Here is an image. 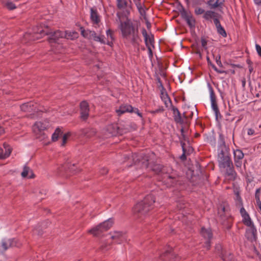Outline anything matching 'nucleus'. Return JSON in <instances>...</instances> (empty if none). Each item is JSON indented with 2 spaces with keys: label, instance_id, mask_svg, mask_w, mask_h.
<instances>
[{
  "label": "nucleus",
  "instance_id": "obj_1",
  "mask_svg": "<svg viewBox=\"0 0 261 261\" xmlns=\"http://www.w3.org/2000/svg\"><path fill=\"white\" fill-rule=\"evenodd\" d=\"M142 164L143 168H149L155 173L161 174L162 176L163 182L167 187H174L181 184L180 176L176 171H174L172 168L163 167L160 164L149 166L148 160L142 161Z\"/></svg>",
  "mask_w": 261,
  "mask_h": 261
},
{
  "label": "nucleus",
  "instance_id": "obj_2",
  "mask_svg": "<svg viewBox=\"0 0 261 261\" xmlns=\"http://www.w3.org/2000/svg\"><path fill=\"white\" fill-rule=\"evenodd\" d=\"M117 16L118 18L117 20L119 21L120 23V28L123 37L133 44H138L140 39L138 35V29L136 28L129 20L122 22L119 13L118 12L117 13Z\"/></svg>",
  "mask_w": 261,
  "mask_h": 261
},
{
  "label": "nucleus",
  "instance_id": "obj_3",
  "mask_svg": "<svg viewBox=\"0 0 261 261\" xmlns=\"http://www.w3.org/2000/svg\"><path fill=\"white\" fill-rule=\"evenodd\" d=\"M154 202L155 198L152 194L147 195L143 200L135 205L133 210L134 215L138 218L145 216L152 208Z\"/></svg>",
  "mask_w": 261,
  "mask_h": 261
},
{
  "label": "nucleus",
  "instance_id": "obj_4",
  "mask_svg": "<svg viewBox=\"0 0 261 261\" xmlns=\"http://www.w3.org/2000/svg\"><path fill=\"white\" fill-rule=\"evenodd\" d=\"M34 33L36 34L40 35V37L44 35H48V41L50 43H57L60 39L64 38L66 36V33L59 30L54 32H50L47 27L40 24L37 26L34 29ZM40 37H36L38 39Z\"/></svg>",
  "mask_w": 261,
  "mask_h": 261
},
{
  "label": "nucleus",
  "instance_id": "obj_5",
  "mask_svg": "<svg viewBox=\"0 0 261 261\" xmlns=\"http://www.w3.org/2000/svg\"><path fill=\"white\" fill-rule=\"evenodd\" d=\"M48 126V123L46 121H39L36 122L33 126V130L36 139L40 141L45 139L46 135L44 130Z\"/></svg>",
  "mask_w": 261,
  "mask_h": 261
},
{
  "label": "nucleus",
  "instance_id": "obj_6",
  "mask_svg": "<svg viewBox=\"0 0 261 261\" xmlns=\"http://www.w3.org/2000/svg\"><path fill=\"white\" fill-rule=\"evenodd\" d=\"M217 160L219 167L232 161L228 147H222V148L217 149Z\"/></svg>",
  "mask_w": 261,
  "mask_h": 261
},
{
  "label": "nucleus",
  "instance_id": "obj_7",
  "mask_svg": "<svg viewBox=\"0 0 261 261\" xmlns=\"http://www.w3.org/2000/svg\"><path fill=\"white\" fill-rule=\"evenodd\" d=\"M113 223V220L112 219H109L96 227L90 229L89 232L93 234L94 236H98L102 232L106 231L110 229L112 227Z\"/></svg>",
  "mask_w": 261,
  "mask_h": 261
},
{
  "label": "nucleus",
  "instance_id": "obj_8",
  "mask_svg": "<svg viewBox=\"0 0 261 261\" xmlns=\"http://www.w3.org/2000/svg\"><path fill=\"white\" fill-rule=\"evenodd\" d=\"M219 168L221 169L224 170L225 175L228 177L229 179H235L237 175V173L234 171L233 163L232 161L219 166Z\"/></svg>",
  "mask_w": 261,
  "mask_h": 261
},
{
  "label": "nucleus",
  "instance_id": "obj_9",
  "mask_svg": "<svg viewBox=\"0 0 261 261\" xmlns=\"http://www.w3.org/2000/svg\"><path fill=\"white\" fill-rule=\"evenodd\" d=\"M225 208L223 207L219 211L218 214L220 215L222 224L227 228L230 229L231 227L232 222V218L224 213Z\"/></svg>",
  "mask_w": 261,
  "mask_h": 261
},
{
  "label": "nucleus",
  "instance_id": "obj_10",
  "mask_svg": "<svg viewBox=\"0 0 261 261\" xmlns=\"http://www.w3.org/2000/svg\"><path fill=\"white\" fill-rule=\"evenodd\" d=\"M248 228L246 230L245 237L247 239L251 242H255L257 240V230L253 225L248 226Z\"/></svg>",
  "mask_w": 261,
  "mask_h": 261
},
{
  "label": "nucleus",
  "instance_id": "obj_11",
  "mask_svg": "<svg viewBox=\"0 0 261 261\" xmlns=\"http://www.w3.org/2000/svg\"><path fill=\"white\" fill-rule=\"evenodd\" d=\"M89 106L86 101L80 103V117L83 120H86L89 116Z\"/></svg>",
  "mask_w": 261,
  "mask_h": 261
},
{
  "label": "nucleus",
  "instance_id": "obj_12",
  "mask_svg": "<svg viewBox=\"0 0 261 261\" xmlns=\"http://www.w3.org/2000/svg\"><path fill=\"white\" fill-rule=\"evenodd\" d=\"M106 131L109 135V137L116 136L120 134L122 135L126 131L122 130L120 128L117 124H111L107 126Z\"/></svg>",
  "mask_w": 261,
  "mask_h": 261
},
{
  "label": "nucleus",
  "instance_id": "obj_13",
  "mask_svg": "<svg viewBox=\"0 0 261 261\" xmlns=\"http://www.w3.org/2000/svg\"><path fill=\"white\" fill-rule=\"evenodd\" d=\"M172 110L173 111L174 121L177 123L182 124L184 122V119H186L188 117L186 113L184 112L181 115L178 109L174 107H172Z\"/></svg>",
  "mask_w": 261,
  "mask_h": 261
},
{
  "label": "nucleus",
  "instance_id": "obj_14",
  "mask_svg": "<svg viewBox=\"0 0 261 261\" xmlns=\"http://www.w3.org/2000/svg\"><path fill=\"white\" fill-rule=\"evenodd\" d=\"M201 234L202 237L206 240L205 243L206 249H209L210 247L211 239L213 237L211 229L210 228L206 229L205 228H202L201 230Z\"/></svg>",
  "mask_w": 261,
  "mask_h": 261
},
{
  "label": "nucleus",
  "instance_id": "obj_15",
  "mask_svg": "<svg viewBox=\"0 0 261 261\" xmlns=\"http://www.w3.org/2000/svg\"><path fill=\"white\" fill-rule=\"evenodd\" d=\"M233 155L235 166L237 168H241L242 165V160L244 157L243 151L240 149L234 150Z\"/></svg>",
  "mask_w": 261,
  "mask_h": 261
},
{
  "label": "nucleus",
  "instance_id": "obj_16",
  "mask_svg": "<svg viewBox=\"0 0 261 261\" xmlns=\"http://www.w3.org/2000/svg\"><path fill=\"white\" fill-rule=\"evenodd\" d=\"M19 244L15 239H3L2 241V247L4 251L13 247H18Z\"/></svg>",
  "mask_w": 261,
  "mask_h": 261
},
{
  "label": "nucleus",
  "instance_id": "obj_17",
  "mask_svg": "<svg viewBox=\"0 0 261 261\" xmlns=\"http://www.w3.org/2000/svg\"><path fill=\"white\" fill-rule=\"evenodd\" d=\"M240 212L243 218L242 221L246 226H249L254 224L248 213L246 212L243 206L241 207Z\"/></svg>",
  "mask_w": 261,
  "mask_h": 261
},
{
  "label": "nucleus",
  "instance_id": "obj_18",
  "mask_svg": "<svg viewBox=\"0 0 261 261\" xmlns=\"http://www.w3.org/2000/svg\"><path fill=\"white\" fill-rule=\"evenodd\" d=\"M111 238L115 242L120 244L125 240V236L122 232L114 231Z\"/></svg>",
  "mask_w": 261,
  "mask_h": 261
},
{
  "label": "nucleus",
  "instance_id": "obj_19",
  "mask_svg": "<svg viewBox=\"0 0 261 261\" xmlns=\"http://www.w3.org/2000/svg\"><path fill=\"white\" fill-rule=\"evenodd\" d=\"M175 255L172 252V248H169L161 256L163 261H174Z\"/></svg>",
  "mask_w": 261,
  "mask_h": 261
},
{
  "label": "nucleus",
  "instance_id": "obj_20",
  "mask_svg": "<svg viewBox=\"0 0 261 261\" xmlns=\"http://www.w3.org/2000/svg\"><path fill=\"white\" fill-rule=\"evenodd\" d=\"M21 111L26 112H31L36 111L37 110L36 105H35L33 102H30L24 103L20 106Z\"/></svg>",
  "mask_w": 261,
  "mask_h": 261
},
{
  "label": "nucleus",
  "instance_id": "obj_21",
  "mask_svg": "<svg viewBox=\"0 0 261 261\" xmlns=\"http://www.w3.org/2000/svg\"><path fill=\"white\" fill-rule=\"evenodd\" d=\"M218 14L211 10H208L205 12L203 16V18L207 21H210L212 22V19H213L214 23H215V20L218 19Z\"/></svg>",
  "mask_w": 261,
  "mask_h": 261
},
{
  "label": "nucleus",
  "instance_id": "obj_22",
  "mask_svg": "<svg viewBox=\"0 0 261 261\" xmlns=\"http://www.w3.org/2000/svg\"><path fill=\"white\" fill-rule=\"evenodd\" d=\"M161 98L167 108H172V107H173L170 98H169L168 95L166 92H161Z\"/></svg>",
  "mask_w": 261,
  "mask_h": 261
},
{
  "label": "nucleus",
  "instance_id": "obj_23",
  "mask_svg": "<svg viewBox=\"0 0 261 261\" xmlns=\"http://www.w3.org/2000/svg\"><path fill=\"white\" fill-rule=\"evenodd\" d=\"M133 108L128 105H124L120 106L119 108L116 110L118 116L124 114L125 112H133Z\"/></svg>",
  "mask_w": 261,
  "mask_h": 261
},
{
  "label": "nucleus",
  "instance_id": "obj_24",
  "mask_svg": "<svg viewBox=\"0 0 261 261\" xmlns=\"http://www.w3.org/2000/svg\"><path fill=\"white\" fill-rule=\"evenodd\" d=\"M90 19L94 24H98L100 22L99 16L96 9L91 8L90 9Z\"/></svg>",
  "mask_w": 261,
  "mask_h": 261
},
{
  "label": "nucleus",
  "instance_id": "obj_25",
  "mask_svg": "<svg viewBox=\"0 0 261 261\" xmlns=\"http://www.w3.org/2000/svg\"><path fill=\"white\" fill-rule=\"evenodd\" d=\"M215 25L217 29V33L223 37L227 36V33L224 28L221 25L219 19L215 20Z\"/></svg>",
  "mask_w": 261,
  "mask_h": 261
},
{
  "label": "nucleus",
  "instance_id": "obj_26",
  "mask_svg": "<svg viewBox=\"0 0 261 261\" xmlns=\"http://www.w3.org/2000/svg\"><path fill=\"white\" fill-rule=\"evenodd\" d=\"M223 1H219V0H208L207 4L211 9H216L223 5Z\"/></svg>",
  "mask_w": 261,
  "mask_h": 261
},
{
  "label": "nucleus",
  "instance_id": "obj_27",
  "mask_svg": "<svg viewBox=\"0 0 261 261\" xmlns=\"http://www.w3.org/2000/svg\"><path fill=\"white\" fill-rule=\"evenodd\" d=\"M82 35L89 39H92V36L95 35V32L90 30H84L83 28H81Z\"/></svg>",
  "mask_w": 261,
  "mask_h": 261
},
{
  "label": "nucleus",
  "instance_id": "obj_28",
  "mask_svg": "<svg viewBox=\"0 0 261 261\" xmlns=\"http://www.w3.org/2000/svg\"><path fill=\"white\" fill-rule=\"evenodd\" d=\"M116 6L120 10L125 9L127 8L128 3L126 0H116Z\"/></svg>",
  "mask_w": 261,
  "mask_h": 261
},
{
  "label": "nucleus",
  "instance_id": "obj_29",
  "mask_svg": "<svg viewBox=\"0 0 261 261\" xmlns=\"http://www.w3.org/2000/svg\"><path fill=\"white\" fill-rule=\"evenodd\" d=\"M30 173H31V174L29 175V178H33L34 174L33 173L32 171L29 167L24 166L23 167V171L21 173V176L23 177H26L28 175H29Z\"/></svg>",
  "mask_w": 261,
  "mask_h": 261
},
{
  "label": "nucleus",
  "instance_id": "obj_30",
  "mask_svg": "<svg viewBox=\"0 0 261 261\" xmlns=\"http://www.w3.org/2000/svg\"><path fill=\"white\" fill-rule=\"evenodd\" d=\"M4 147L5 148V153H0V159H5L8 158L11 152V149L10 148H7L8 147V144L4 143Z\"/></svg>",
  "mask_w": 261,
  "mask_h": 261
},
{
  "label": "nucleus",
  "instance_id": "obj_31",
  "mask_svg": "<svg viewBox=\"0 0 261 261\" xmlns=\"http://www.w3.org/2000/svg\"><path fill=\"white\" fill-rule=\"evenodd\" d=\"M221 257L223 261H234L232 255L229 252L221 253Z\"/></svg>",
  "mask_w": 261,
  "mask_h": 261
},
{
  "label": "nucleus",
  "instance_id": "obj_32",
  "mask_svg": "<svg viewBox=\"0 0 261 261\" xmlns=\"http://www.w3.org/2000/svg\"><path fill=\"white\" fill-rule=\"evenodd\" d=\"M222 147H227L225 142L224 136L222 134H219L218 139V149L222 148Z\"/></svg>",
  "mask_w": 261,
  "mask_h": 261
},
{
  "label": "nucleus",
  "instance_id": "obj_33",
  "mask_svg": "<svg viewBox=\"0 0 261 261\" xmlns=\"http://www.w3.org/2000/svg\"><path fill=\"white\" fill-rule=\"evenodd\" d=\"M95 130L93 129H86L83 130V134L87 138L91 137L95 134Z\"/></svg>",
  "mask_w": 261,
  "mask_h": 261
},
{
  "label": "nucleus",
  "instance_id": "obj_34",
  "mask_svg": "<svg viewBox=\"0 0 261 261\" xmlns=\"http://www.w3.org/2000/svg\"><path fill=\"white\" fill-rule=\"evenodd\" d=\"M105 36L102 35H97L96 33L95 32V35L92 36V39H93L94 41L96 42H99L101 43H105Z\"/></svg>",
  "mask_w": 261,
  "mask_h": 261
},
{
  "label": "nucleus",
  "instance_id": "obj_35",
  "mask_svg": "<svg viewBox=\"0 0 261 261\" xmlns=\"http://www.w3.org/2000/svg\"><path fill=\"white\" fill-rule=\"evenodd\" d=\"M145 45L146 47H154V38L152 35H150L147 38V43L146 42H145Z\"/></svg>",
  "mask_w": 261,
  "mask_h": 261
},
{
  "label": "nucleus",
  "instance_id": "obj_36",
  "mask_svg": "<svg viewBox=\"0 0 261 261\" xmlns=\"http://www.w3.org/2000/svg\"><path fill=\"white\" fill-rule=\"evenodd\" d=\"M208 90H209L210 94L211 102L216 101V95L215 94L214 91L212 87L211 86V85L210 84H208Z\"/></svg>",
  "mask_w": 261,
  "mask_h": 261
},
{
  "label": "nucleus",
  "instance_id": "obj_37",
  "mask_svg": "<svg viewBox=\"0 0 261 261\" xmlns=\"http://www.w3.org/2000/svg\"><path fill=\"white\" fill-rule=\"evenodd\" d=\"M64 33H66V36L64 38H66L68 39H73L75 38H76L78 34L75 32H70L68 31L64 32Z\"/></svg>",
  "mask_w": 261,
  "mask_h": 261
},
{
  "label": "nucleus",
  "instance_id": "obj_38",
  "mask_svg": "<svg viewBox=\"0 0 261 261\" xmlns=\"http://www.w3.org/2000/svg\"><path fill=\"white\" fill-rule=\"evenodd\" d=\"M190 28H194L195 27V19L194 18L193 16H191L190 17L185 20Z\"/></svg>",
  "mask_w": 261,
  "mask_h": 261
},
{
  "label": "nucleus",
  "instance_id": "obj_39",
  "mask_svg": "<svg viewBox=\"0 0 261 261\" xmlns=\"http://www.w3.org/2000/svg\"><path fill=\"white\" fill-rule=\"evenodd\" d=\"M62 134V132L61 131V129L59 128H56L55 130V132L52 135V140L53 141H56L58 140L59 137L60 135Z\"/></svg>",
  "mask_w": 261,
  "mask_h": 261
},
{
  "label": "nucleus",
  "instance_id": "obj_40",
  "mask_svg": "<svg viewBox=\"0 0 261 261\" xmlns=\"http://www.w3.org/2000/svg\"><path fill=\"white\" fill-rule=\"evenodd\" d=\"M211 106L213 110V111L215 112V115L216 117H218V114H220L219 109L217 104V101H212L211 102Z\"/></svg>",
  "mask_w": 261,
  "mask_h": 261
},
{
  "label": "nucleus",
  "instance_id": "obj_41",
  "mask_svg": "<svg viewBox=\"0 0 261 261\" xmlns=\"http://www.w3.org/2000/svg\"><path fill=\"white\" fill-rule=\"evenodd\" d=\"M181 143V147H182V154L181 155V156H180V159H181V160L182 161H185L187 159L186 158V150L185 148V143H184L182 141H181L180 142Z\"/></svg>",
  "mask_w": 261,
  "mask_h": 261
},
{
  "label": "nucleus",
  "instance_id": "obj_42",
  "mask_svg": "<svg viewBox=\"0 0 261 261\" xmlns=\"http://www.w3.org/2000/svg\"><path fill=\"white\" fill-rule=\"evenodd\" d=\"M236 204L238 206H243V203L242 200L241 199V196L239 195V193L237 192L236 193Z\"/></svg>",
  "mask_w": 261,
  "mask_h": 261
},
{
  "label": "nucleus",
  "instance_id": "obj_43",
  "mask_svg": "<svg viewBox=\"0 0 261 261\" xmlns=\"http://www.w3.org/2000/svg\"><path fill=\"white\" fill-rule=\"evenodd\" d=\"M181 15L182 17L185 19H187L189 17H190L192 15L190 13H189L185 10H183L182 12H181Z\"/></svg>",
  "mask_w": 261,
  "mask_h": 261
},
{
  "label": "nucleus",
  "instance_id": "obj_44",
  "mask_svg": "<svg viewBox=\"0 0 261 261\" xmlns=\"http://www.w3.org/2000/svg\"><path fill=\"white\" fill-rule=\"evenodd\" d=\"M194 12L196 15H200L205 13L204 10L200 7L196 8Z\"/></svg>",
  "mask_w": 261,
  "mask_h": 261
},
{
  "label": "nucleus",
  "instance_id": "obj_45",
  "mask_svg": "<svg viewBox=\"0 0 261 261\" xmlns=\"http://www.w3.org/2000/svg\"><path fill=\"white\" fill-rule=\"evenodd\" d=\"M260 189H257L256 190L255 194V199L256 200V203L257 204L259 202H261L259 199V193H260Z\"/></svg>",
  "mask_w": 261,
  "mask_h": 261
},
{
  "label": "nucleus",
  "instance_id": "obj_46",
  "mask_svg": "<svg viewBox=\"0 0 261 261\" xmlns=\"http://www.w3.org/2000/svg\"><path fill=\"white\" fill-rule=\"evenodd\" d=\"M6 6L9 10H13L16 8L15 5L12 2H8L6 3Z\"/></svg>",
  "mask_w": 261,
  "mask_h": 261
},
{
  "label": "nucleus",
  "instance_id": "obj_47",
  "mask_svg": "<svg viewBox=\"0 0 261 261\" xmlns=\"http://www.w3.org/2000/svg\"><path fill=\"white\" fill-rule=\"evenodd\" d=\"M69 136H70L69 133H66L63 135V138H62V146H64L65 144V143H66L67 139Z\"/></svg>",
  "mask_w": 261,
  "mask_h": 261
},
{
  "label": "nucleus",
  "instance_id": "obj_48",
  "mask_svg": "<svg viewBox=\"0 0 261 261\" xmlns=\"http://www.w3.org/2000/svg\"><path fill=\"white\" fill-rule=\"evenodd\" d=\"M142 34L144 38L145 42H147V38L148 36H149L150 35H148L147 34V31H146V30H145V28H143L142 29Z\"/></svg>",
  "mask_w": 261,
  "mask_h": 261
},
{
  "label": "nucleus",
  "instance_id": "obj_49",
  "mask_svg": "<svg viewBox=\"0 0 261 261\" xmlns=\"http://www.w3.org/2000/svg\"><path fill=\"white\" fill-rule=\"evenodd\" d=\"M216 251L220 253V256L221 257V253H224L223 251H222V246L221 245L218 244L216 246Z\"/></svg>",
  "mask_w": 261,
  "mask_h": 261
},
{
  "label": "nucleus",
  "instance_id": "obj_50",
  "mask_svg": "<svg viewBox=\"0 0 261 261\" xmlns=\"http://www.w3.org/2000/svg\"><path fill=\"white\" fill-rule=\"evenodd\" d=\"M109 249V246L106 243H103L100 247V249L103 251L108 250Z\"/></svg>",
  "mask_w": 261,
  "mask_h": 261
},
{
  "label": "nucleus",
  "instance_id": "obj_51",
  "mask_svg": "<svg viewBox=\"0 0 261 261\" xmlns=\"http://www.w3.org/2000/svg\"><path fill=\"white\" fill-rule=\"evenodd\" d=\"M106 33L108 37H110V39L112 40L114 39L113 36V32L112 30H111L110 29L108 30L106 32Z\"/></svg>",
  "mask_w": 261,
  "mask_h": 261
},
{
  "label": "nucleus",
  "instance_id": "obj_52",
  "mask_svg": "<svg viewBox=\"0 0 261 261\" xmlns=\"http://www.w3.org/2000/svg\"><path fill=\"white\" fill-rule=\"evenodd\" d=\"M201 45H202V46L204 49H206L207 48V47H206L207 41L205 39L202 38L201 40Z\"/></svg>",
  "mask_w": 261,
  "mask_h": 261
},
{
  "label": "nucleus",
  "instance_id": "obj_53",
  "mask_svg": "<svg viewBox=\"0 0 261 261\" xmlns=\"http://www.w3.org/2000/svg\"><path fill=\"white\" fill-rule=\"evenodd\" d=\"M220 58V56H217L216 57V62L218 66H219L220 67H222V64L221 62Z\"/></svg>",
  "mask_w": 261,
  "mask_h": 261
},
{
  "label": "nucleus",
  "instance_id": "obj_54",
  "mask_svg": "<svg viewBox=\"0 0 261 261\" xmlns=\"http://www.w3.org/2000/svg\"><path fill=\"white\" fill-rule=\"evenodd\" d=\"M255 47L258 55L261 57V46L259 44H256Z\"/></svg>",
  "mask_w": 261,
  "mask_h": 261
},
{
  "label": "nucleus",
  "instance_id": "obj_55",
  "mask_svg": "<svg viewBox=\"0 0 261 261\" xmlns=\"http://www.w3.org/2000/svg\"><path fill=\"white\" fill-rule=\"evenodd\" d=\"M164 108L161 107L160 108H159V109L153 111L152 112V113H161V112H163L164 111Z\"/></svg>",
  "mask_w": 261,
  "mask_h": 261
},
{
  "label": "nucleus",
  "instance_id": "obj_56",
  "mask_svg": "<svg viewBox=\"0 0 261 261\" xmlns=\"http://www.w3.org/2000/svg\"><path fill=\"white\" fill-rule=\"evenodd\" d=\"M108 170L105 167L101 168L100 170V173L102 175L106 174L107 173H108Z\"/></svg>",
  "mask_w": 261,
  "mask_h": 261
},
{
  "label": "nucleus",
  "instance_id": "obj_57",
  "mask_svg": "<svg viewBox=\"0 0 261 261\" xmlns=\"http://www.w3.org/2000/svg\"><path fill=\"white\" fill-rule=\"evenodd\" d=\"M134 3H135L138 9L141 8V3L140 2V0H133Z\"/></svg>",
  "mask_w": 261,
  "mask_h": 261
},
{
  "label": "nucleus",
  "instance_id": "obj_58",
  "mask_svg": "<svg viewBox=\"0 0 261 261\" xmlns=\"http://www.w3.org/2000/svg\"><path fill=\"white\" fill-rule=\"evenodd\" d=\"M133 112L136 113L140 117H142V114L141 113H140V112L138 109H137V108L135 109H133Z\"/></svg>",
  "mask_w": 261,
  "mask_h": 261
},
{
  "label": "nucleus",
  "instance_id": "obj_59",
  "mask_svg": "<svg viewBox=\"0 0 261 261\" xmlns=\"http://www.w3.org/2000/svg\"><path fill=\"white\" fill-rule=\"evenodd\" d=\"M247 134L248 135L251 136L254 134V130L252 128H249L248 129Z\"/></svg>",
  "mask_w": 261,
  "mask_h": 261
},
{
  "label": "nucleus",
  "instance_id": "obj_60",
  "mask_svg": "<svg viewBox=\"0 0 261 261\" xmlns=\"http://www.w3.org/2000/svg\"><path fill=\"white\" fill-rule=\"evenodd\" d=\"M148 50L149 57L151 58L153 56V53L151 48V47H147Z\"/></svg>",
  "mask_w": 261,
  "mask_h": 261
},
{
  "label": "nucleus",
  "instance_id": "obj_61",
  "mask_svg": "<svg viewBox=\"0 0 261 261\" xmlns=\"http://www.w3.org/2000/svg\"><path fill=\"white\" fill-rule=\"evenodd\" d=\"M212 67H213V69H214L216 71H217V72L220 73H223V71L218 70V69H217V67H216L214 65H212Z\"/></svg>",
  "mask_w": 261,
  "mask_h": 261
},
{
  "label": "nucleus",
  "instance_id": "obj_62",
  "mask_svg": "<svg viewBox=\"0 0 261 261\" xmlns=\"http://www.w3.org/2000/svg\"><path fill=\"white\" fill-rule=\"evenodd\" d=\"M254 3L257 5H261V0H253Z\"/></svg>",
  "mask_w": 261,
  "mask_h": 261
},
{
  "label": "nucleus",
  "instance_id": "obj_63",
  "mask_svg": "<svg viewBox=\"0 0 261 261\" xmlns=\"http://www.w3.org/2000/svg\"><path fill=\"white\" fill-rule=\"evenodd\" d=\"M4 133H5L4 129L2 127L0 126V136L3 135V134H4Z\"/></svg>",
  "mask_w": 261,
  "mask_h": 261
},
{
  "label": "nucleus",
  "instance_id": "obj_64",
  "mask_svg": "<svg viewBox=\"0 0 261 261\" xmlns=\"http://www.w3.org/2000/svg\"><path fill=\"white\" fill-rule=\"evenodd\" d=\"M140 12V13L142 14L143 12H144V11L142 7V6L141 5V8H139V9H138Z\"/></svg>",
  "mask_w": 261,
  "mask_h": 261
}]
</instances>
